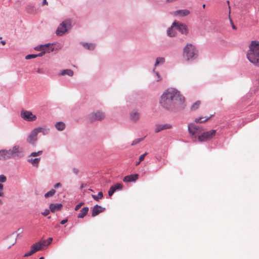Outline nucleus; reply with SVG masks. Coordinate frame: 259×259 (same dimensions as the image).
I'll list each match as a JSON object with an SVG mask.
<instances>
[{
  "mask_svg": "<svg viewBox=\"0 0 259 259\" xmlns=\"http://www.w3.org/2000/svg\"><path fill=\"white\" fill-rule=\"evenodd\" d=\"M175 27L182 34L187 35L188 32V28L186 24L180 23L177 22V24L175 25Z\"/></svg>",
  "mask_w": 259,
  "mask_h": 259,
  "instance_id": "11",
  "label": "nucleus"
},
{
  "mask_svg": "<svg viewBox=\"0 0 259 259\" xmlns=\"http://www.w3.org/2000/svg\"><path fill=\"white\" fill-rule=\"evenodd\" d=\"M43 151L42 150L38 151L37 152H32L29 155L30 157H38L42 155Z\"/></svg>",
  "mask_w": 259,
  "mask_h": 259,
  "instance_id": "30",
  "label": "nucleus"
},
{
  "mask_svg": "<svg viewBox=\"0 0 259 259\" xmlns=\"http://www.w3.org/2000/svg\"><path fill=\"white\" fill-rule=\"evenodd\" d=\"M45 54H46V51L44 50L42 51H41V52H40L38 54H36V55H37V57H42Z\"/></svg>",
  "mask_w": 259,
  "mask_h": 259,
  "instance_id": "47",
  "label": "nucleus"
},
{
  "mask_svg": "<svg viewBox=\"0 0 259 259\" xmlns=\"http://www.w3.org/2000/svg\"><path fill=\"white\" fill-rule=\"evenodd\" d=\"M37 135L38 133L36 128H35L28 135L26 141L32 146L35 145L37 141Z\"/></svg>",
  "mask_w": 259,
  "mask_h": 259,
  "instance_id": "9",
  "label": "nucleus"
},
{
  "mask_svg": "<svg viewBox=\"0 0 259 259\" xmlns=\"http://www.w3.org/2000/svg\"><path fill=\"white\" fill-rule=\"evenodd\" d=\"M177 24V22L174 21L171 26L168 28L167 29V35L169 37H174L176 36V32L173 30V28L175 27V25Z\"/></svg>",
  "mask_w": 259,
  "mask_h": 259,
  "instance_id": "18",
  "label": "nucleus"
},
{
  "mask_svg": "<svg viewBox=\"0 0 259 259\" xmlns=\"http://www.w3.org/2000/svg\"><path fill=\"white\" fill-rule=\"evenodd\" d=\"M37 57L36 54H29L26 56L25 59L27 60L35 58Z\"/></svg>",
  "mask_w": 259,
  "mask_h": 259,
  "instance_id": "38",
  "label": "nucleus"
},
{
  "mask_svg": "<svg viewBox=\"0 0 259 259\" xmlns=\"http://www.w3.org/2000/svg\"><path fill=\"white\" fill-rule=\"evenodd\" d=\"M49 45H40L35 47L34 49L37 51H42L44 50V47H46Z\"/></svg>",
  "mask_w": 259,
  "mask_h": 259,
  "instance_id": "33",
  "label": "nucleus"
},
{
  "mask_svg": "<svg viewBox=\"0 0 259 259\" xmlns=\"http://www.w3.org/2000/svg\"><path fill=\"white\" fill-rule=\"evenodd\" d=\"M112 187L114 188L115 191L121 190L122 188V185L121 184L117 183L114 185L111 186Z\"/></svg>",
  "mask_w": 259,
  "mask_h": 259,
  "instance_id": "37",
  "label": "nucleus"
},
{
  "mask_svg": "<svg viewBox=\"0 0 259 259\" xmlns=\"http://www.w3.org/2000/svg\"><path fill=\"white\" fill-rule=\"evenodd\" d=\"M159 104L165 110L172 112L183 110L186 106L184 97L180 91L173 88H169L163 92Z\"/></svg>",
  "mask_w": 259,
  "mask_h": 259,
  "instance_id": "1",
  "label": "nucleus"
},
{
  "mask_svg": "<svg viewBox=\"0 0 259 259\" xmlns=\"http://www.w3.org/2000/svg\"><path fill=\"white\" fill-rule=\"evenodd\" d=\"M140 116V113L137 110H133L130 114V119L134 122L138 121Z\"/></svg>",
  "mask_w": 259,
  "mask_h": 259,
  "instance_id": "16",
  "label": "nucleus"
},
{
  "mask_svg": "<svg viewBox=\"0 0 259 259\" xmlns=\"http://www.w3.org/2000/svg\"><path fill=\"white\" fill-rule=\"evenodd\" d=\"M188 131L191 136L196 138L197 135H199L202 132L203 129L201 126L196 125L193 122H191L188 124Z\"/></svg>",
  "mask_w": 259,
  "mask_h": 259,
  "instance_id": "6",
  "label": "nucleus"
},
{
  "mask_svg": "<svg viewBox=\"0 0 259 259\" xmlns=\"http://www.w3.org/2000/svg\"><path fill=\"white\" fill-rule=\"evenodd\" d=\"M190 12L187 9L179 10L174 12V16H179L180 17H185L189 15Z\"/></svg>",
  "mask_w": 259,
  "mask_h": 259,
  "instance_id": "17",
  "label": "nucleus"
},
{
  "mask_svg": "<svg viewBox=\"0 0 259 259\" xmlns=\"http://www.w3.org/2000/svg\"><path fill=\"white\" fill-rule=\"evenodd\" d=\"M7 180V178L4 175H0V183H5Z\"/></svg>",
  "mask_w": 259,
  "mask_h": 259,
  "instance_id": "41",
  "label": "nucleus"
},
{
  "mask_svg": "<svg viewBox=\"0 0 259 259\" xmlns=\"http://www.w3.org/2000/svg\"><path fill=\"white\" fill-rule=\"evenodd\" d=\"M62 184L60 183H57L54 185V187L55 189H57L60 187H61Z\"/></svg>",
  "mask_w": 259,
  "mask_h": 259,
  "instance_id": "48",
  "label": "nucleus"
},
{
  "mask_svg": "<svg viewBox=\"0 0 259 259\" xmlns=\"http://www.w3.org/2000/svg\"><path fill=\"white\" fill-rule=\"evenodd\" d=\"M246 56L250 62L259 66V41L253 40L251 42Z\"/></svg>",
  "mask_w": 259,
  "mask_h": 259,
  "instance_id": "2",
  "label": "nucleus"
},
{
  "mask_svg": "<svg viewBox=\"0 0 259 259\" xmlns=\"http://www.w3.org/2000/svg\"><path fill=\"white\" fill-rule=\"evenodd\" d=\"M198 54L197 49L191 44H187L183 49V56L187 61H192L196 59Z\"/></svg>",
  "mask_w": 259,
  "mask_h": 259,
  "instance_id": "3",
  "label": "nucleus"
},
{
  "mask_svg": "<svg viewBox=\"0 0 259 259\" xmlns=\"http://www.w3.org/2000/svg\"><path fill=\"white\" fill-rule=\"evenodd\" d=\"M139 175L137 174L127 175L124 177L123 181L125 183L135 182L138 179Z\"/></svg>",
  "mask_w": 259,
  "mask_h": 259,
  "instance_id": "15",
  "label": "nucleus"
},
{
  "mask_svg": "<svg viewBox=\"0 0 259 259\" xmlns=\"http://www.w3.org/2000/svg\"><path fill=\"white\" fill-rule=\"evenodd\" d=\"M105 209V207H102L101 206L96 204L92 209V216L94 217L103 212Z\"/></svg>",
  "mask_w": 259,
  "mask_h": 259,
  "instance_id": "14",
  "label": "nucleus"
},
{
  "mask_svg": "<svg viewBox=\"0 0 259 259\" xmlns=\"http://www.w3.org/2000/svg\"><path fill=\"white\" fill-rule=\"evenodd\" d=\"M105 117V114L104 112L98 110L96 112H94L92 113L90 115V120L91 121H93L94 120H103Z\"/></svg>",
  "mask_w": 259,
  "mask_h": 259,
  "instance_id": "10",
  "label": "nucleus"
},
{
  "mask_svg": "<svg viewBox=\"0 0 259 259\" xmlns=\"http://www.w3.org/2000/svg\"><path fill=\"white\" fill-rule=\"evenodd\" d=\"M92 197L94 200L98 201L100 199H101L103 198V194L101 191H100V192H98L97 195H92Z\"/></svg>",
  "mask_w": 259,
  "mask_h": 259,
  "instance_id": "29",
  "label": "nucleus"
},
{
  "mask_svg": "<svg viewBox=\"0 0 259 259\" xmlns=\"http://www.w3.org/2000/svg\"><path fill=\"white\" fill-rule=\"evenodd\" d=\"M200 105V102L199 101H196V102L193 103L192 104V105L191 106V110H193V111L196 110V109H197L198 108Z\"/></svg>",
  "mask_w": 259,
  "mask_h": 259,
  "instance_id": "32",
  "label": "nucleus"
},
{
  "mask_svg": "<svg viewBox=\"0 0 259 259\" xmlns=\"http://www.w3.org/2000/svg\"><path fill=\"white\" fill-rule=\"evenodd\" d=\"M165 62V58L163 57H157L156 59L154 66L156 67L159 65H162Z\"/></svg>",
  "mask_w": 259,
  "mask_h": 259,
  "instance_id": "27",
  "label": "nucleus"
},
{
  "mask_svg": "<svg viewBox=\"0 0 259 259\" xmlns=\"http://www.w3.org/2000/svg\"><path fill=\"white\" fill-rule=\"evenodd\" d=\"M202 8H203V9H204V8H205V4H203V5H202Z\"/></svg>",
  "mask_w": 259,
  "mask_h": 259,
  "instance_id": "59",
  "label": "nucleus"
},
{
  "mask_svg": "<svg viewBox=\"0 0 259 259\" xmlns=\"http://www.w3.org/2000/svg\"><path fill=\"white\" fill-rule=\"evenodd\" d=\"M84 204V203L83 202H80L79 203H78L77 205H76L75 208H74V210L75 211H77V210H78L80 207L82 206Z\"/></svg>",
  "mask_w": 259,
  "mask_h": 259,
  "instance_id": "43",
  "label": "nucleus"
},
{
  "mask_svg": "<svg viewBox=\"0 0 259 259\" xmlns=\"http://www.w3.org/2000/svg\"><path fill=\"white\" fill-rule=\"evenodd\" d=\"M147 155V152H145L143 154L141 155L139 157L140 162H141L142 161H143L144 159L145 156Z\"/></svg>",
  "mask_w": 259,
  "mask_h": 259,
  "instance_id": "45",
  "label": "nucleus"
},
{
  "mask_svg": "<svg viewBox=\"0 0 259 259\" xmlns=\"http://www.w3.org/2000/svg\"><path fill=\"white\" fill-rule=\"evenodd\" d=\"M47 4H48V2H47V0H43L42 1V5H47Z\"/></svg>",
  "mask_w": 259,
  "mask_h": 259,
  "instance_id": "54",
  "label": "nucleus"
},
{
  "mask_svg": "<svg viewBox=\"0 0 259 259\" xmlns=\"http://www.w3.org/2000/svg\"><path fill=\"white\" fill-rule=\"evenodd\" d=\"M144 138H138V139H136L135 140H134L132 144H131V145L132 146H135L137 144H138V143H139L140 142L142 141L143 140H144Z\"/></svg>",
  "mask_w": 259,
  "mask_h": 259,
  "instance_id": "35",
  "label": "nucleus"
},
{
  "mask_svg": "<svg viewBox=\"0 0 259 259\" xmlns=\"http://www.w3.org/2000/svg\"><path fill=\"white\" fill-rule=\"evenodd\" d=\"M6 41L5 40H2L1 41V44H2L3 45H5L6 44Z\"/></svg>",
  "mask_w": 259,
  "mask_h": 259,
  "instance_id": "56",
  "label": "nucleus"
},
{
  "mask_svg": "<svg viewBox=\"0 0 259 259\" xmlns=\"http://www.w3.org/2000/svg\"><path fill=\"white\" fill-rule=\"evenodd\" d=\"M37 72L38 73H44L43 69H41V68H38L37 70Z\"/></svg>",
  "mask_w": 259,
  "mask_h": 259,
  "instance_id": "51",
  "label": "nucleus"
},
{
  "mask_svg": "<svg viewBox=\"0 0 259 259\" xmlns=\"http://www.w3.org/2000/svg\"><path fill=\"white\" fill-rule=\"evenodd\" d=\"M42 245H44V244H42L41 241H38L31 246V249L34 253L35 252L40 250L42 248Z\"/></svg>",
  "mask_w": 259,
  "mask_h": 259,
  "instance_id": "19",
  "label": "nucleus"
},
{
  "mask_svg": "<svg viewBox=\"0 0 259 259\" xmlns=\"http://www.w3.org/2000/svg\"><path fill=\"white\" fill-rule=\"evenodd\" d=\"M210 118V117H209L206 119H205L204 120H202V119H203V117H198V118H195V122L196 123H202V122H205L208 119H209V118Z\"/></svg>",
  "mask_w": 259,
  "mask_h": 259,
  "instance_id": "34",
  "label": "nucleus"
},
{
  "mask_svg": "<svg viewBox=\"0 0 259 259\" xmlns=\"http://www.w3.org/2000/svg\"><path fill=\"white\" fill-rule=\"evenodd\" d=\"M215 133L216 131L214 130L201 133L200 135L198 136V140L200 142H206L212 139L214 137Z\"/></svg>",
  "mask_w": 259,
  "mask_h": 259,
  "instance_id": "7",
  "label": "nucleus"
},
{
  "mask_svg": "<svg viewBox=\"0 0 259 259\" xmlns=\"http://www.w3.org/2000/svg\"><path fill=\"white\" fill-rule=\"evenodd\" d=\"M55 126L57 130L62 131L65 128V124L63 122L59 121L55 124Z\"/></svg>",
  "mask_w": 259,
  "mask_h": 259,
  "instance_id": "26",
  "label": "nucleus"
},
{
  "mask_svg": "<svg viewBox=\"0 0 259 259\" xmlns=\"http://www.w3.org/2000/svg\"><path fill=\"white\" fill-rule=\"evenodd\" d=\"M50 209H46L44 211L42 212H41V214L42 215H43L44 216H47L50 213Z\"/></svg>",
  "mask_w": 259,
  "mask_h": 259,
  "instance_id": "42",
  "label": "nucleus"
},
{
  "mask_svg": "<svg viewBox=\"0 0 259 259\" xmlns=\"http://www.w3.org/2000/svg\"><path fill=\"white\" fill-rule=\"evenodd\" d=\"M62 206L61 203H51L50 205V209L51 211L54 212L56 210H59Z\"/></svg>",
  "mask_w": 259,
  "mask_h": 259,
  "instance_id": "22",
  "label": "nucleus"
},
{
  "mask_svg": "<svg viewBox=\"0 0 259 259\" xmlns=\"http://www.w3.org/2000/svg\"><path fill=\"white\" fill-rule=\"evenodd\" d=\"M37 132L38 133H41L43 135H47L50 133V129L49 128L44 127H37L36 128Z\"/></svg>",
  "mask_w": 259,
  "mask_h": 259,
  "instance_id": "23",
  "label": "nucleus"
},
{
  "mask_svg": "<svg viewBox=\"0 0 259 259\" xmlns=\"http://www.w3.org/2000/svg\"><path fill=\"white\" fill-rule=\"evenodd\" d=\"M46 45H49L47 47H44V51H46V53H50L52 52L54 50V47H53V44H47Z\"/></svg>",
  "mask_w": 259,
  "mask_h": 259,
  "instance_id": "28",
  "label": "nucleus"
},
{
  "mask_svg": "<svg viewBox=\"0 0 259 259\" xmlns=\"http://www.w3.org/2000/svg\"><path fill=\"white\" fill-rule=\"evenodd\" d=\"M47 241L46 240H44L42 242H41L42 244H44V245H42V247L43 246L47 245Z\"/></svg>",
  "mask_w": 259,
  "mask_h": 259,
  "instance_id": "53",
  "label": "nucleus"
},
{
  "mask_svg": "<svg viewBox=\"0 0 259 259\" xmlns=\"http://www.w3.org/2000/svg\"><path fill=\"white\" fill-rule=\"evenodd\" d=\"M40 157H36L34 158H28L27 162L31 164L33 166L37 167L40 161Z\"/></svg>",
  "mask_w": 259,
  "mask_h": 259,
  "instance_id": "20",
  "label": "nucleus"
},
{
  "mask_svg": "<svg viewBox=\"0 0 259 259\" xmlns=\"http://www.w3.org/2000/svg\"><path fill=\"white\" fill-rule=\"evenodd\" d=\"M46 240L47 241V245H48L51 244V242L53 240V238L50 237L48 240Z\"/></svg>",
  "mask_w": 259,
  "mask_h": 259,
  "instance_id": "49",
  "label": "nucleus"
},
{
  "mask_svg": "<svg viewBox=\"0 0 259 259\" xmlns=\"http://www.w3.org/2000/svg\"><path fill=\"white\" fill-rule=\"evenodd\" d=\"M11 159L9 149H2L0 150V160H5Z\"/></svg>",
  "mask_w": 259,
  "mask_h": 259,
  "instance_id": "13",
  "label": "nucleus"
},
{
  "mask_svg": "<svg viewBox=\"0 0 259 259\" xmlns=\"http://www.w3.org/2000/svg\"><path fill=\"white\" fill-rule=\"evenodd\" d=\"M88 207H83L80 211V212L78 214V218H83L88 213L89 211Z\"/></svg>",
  "mask_w": 259,
  "mask_h": 259,
  "instance_id": "24",
  "label": "nucleus"
},
{
  "mask_svg": "<svg viewBox=\"0 0 259 259\" xmlns=\"http://www.w3.org/2000/svg\"><path fill=\"white\" fill-rule=\"evenodd\" d=\"M72 170L73 173L75 175H78V174L79 172L78 169L76 167L72 168Z\"/></svg>",
  "mask_w": 259,
  "mask_h": 259,
  "instance_id": "46",
  "label": "nucleus"
},
{
  "mask_svg": "<svg viewBox=\"0 0 259 259\" xmlns=\"http://www.w3.org/2000/svg\"><path fill=\"white\" fill-rule=\"evenodd\" d=\"M115 192L114 188L111 187L108 191V195L111 196Z\"/></svg>",
  "mask_w": 259,
  "mask_h": 259,
  "instance_id": "40",
  "label": "nucleus"
},
{
  "mask_svg": "<svg viewBox=\"0 0 259 259\" xmlns=\"http://www.w3.org/2000/svg\"><path fill=\"white\" fill-rule=\"evenodd\" d=\"M4 186L2 184H0V191L2 190L3 189Z\"/></svg>",
  "mask_w": 259,
  "mask_h": 259,
  "instance_id": "55",
  "label": "nucleus"
},
{
  "mask_svg": "<svg viewBox=\"0 0 259 259\" xmlns=\"http://www.w3.org/2000/svg\"><path fill=\"white\" fill-rule=\"evenodd\" d=\"M16 239H15V242L12 244V245H14V244L16 243Z\"/></svg>",
  "mask_w": 259,
  "mask_h": 259,
  "instance_id": "60",
  "label": "nucleus"
},
{
  "mask_svg": "<svg viewBox=\"0 0 259 259\" xmlns=\"http://www.w3.org/2000/svg\"><path fill=\"white\" fill-rule=\"evenodd\" d=\"M71 28V21L66 19L61 23L58 27L56 34L58 36H62Z\"/></svg>",
  "mask_w": 259,
  "mask_h": 259,
  "instance_id": "4",
  "label": "nucleus"
},
{
  "mask_svg": "<svg viewBox=\"0 0 259 259\" xmlns=\"http://www.w3.org/2000/svg\"><path fill=\"white\" fill-rule=\"evenodd\" d=\"M11 158L20 159L25 155L23 148L18 145H15L11 148L9 149Z\"/></svg>",
  "mask_w": 259,
  "mask_h": 259,
  "instance_id": "5",
  "label": "nucleus"
},
{
  "mask_svg": "<svg viewBox=\"0 0 259 259\" xmlns=\"http://www.w3.org/2000/svg\"><path fill=\"white\" fill-rule=\"evenodd\" d=\"M80 43L83 48L89 51L94 50L96 47V45L94 43H88L85 42H80Z\"/></svg>",
  "mask_w": 259,
  "mask_h": 259,
  "instance_id": "21",
  "label": "nucleus"
},
{
  "mask_svg": "<svg viewBox=\"0 0 259 259\" xmlns=\"http://www.w3.org/2000/svg\"><path fill=\"white\" fill-rule=\"evenodd\" d=\"M56 193V190L55 189H51L50 191H48L45 194V198H49L50 197L53 196Z\"/></svg>",
  "mask_w": 259,
  "mask_h": 259,
  "instance_id": "31",
  "label": "nucleus"
},
{
  "mask_svg": "<svg viewBox=\"0 0 259 259\" xmlns=\"http://www.w3.org/2000/svg\"><path fill=\"white\" fill-rule=\"evenodd\" d=\"M38 259H44V257H40Z\"/></svg>",
  "mask_w": 259,
  "mask_h": 259,
  "instance_id": "61",
  "label": "nucleus"
},
{
  "mask_svg": "<svg viewBox=\"0 0 259 259\" xmlns=\"http://www.w3.org/2000/svg\"><path fill=\"white\" fill-rule=\"evenodd\" d=\"M227 3H228V4H229V1H227Z\"/></svg>",
  "mask_w": 259,
  "mask_h": 259,
  "instance_id": "64",
  "label": "nucleus"
},
{
  "mask_svg": "<svg viewBox=\"0 0 259 259\" xmlns=\"http://www.w3.org/2000/svg\"><path fill=\"white\" fill-rule=\"evenodd\" d=\"M160 167H161V166L158 167L156 169V170H158Z\"/></svg>",
  "mask_w": 259,
  "mask_h": 259,
  "instance_id": "62",
  "label": "nucleus"
},
{
  "mask_svg": "<svg viewBox=\"0 0 259 259\" xmlns=\"http://www.w3.org/2000/svg\"><path fill=\"white\" fill-rule=\"evenodd\" d=\"M172 125L169 123L158 124L155 125V133H157L164 130L170 129Z\"/></svg>",
  "mask_w": 259,
  "mask_h": 259,
  "instance_id": "12",
  "label": "nucleus"
},
{
  "mask_svg": "<svg viewBox=\"0 0 259 259\" xmlns=\"http://www.w3.org/2000/svg\"><path fill=\"white\" fill-rule=\"evenodd\" d=\"M67 221H68L67 219H64L60 222V224L61 225H64V224H66L67 222Z\"/></svg>",
  "mask_w": 259,
  "mask_h": 259,
  "instance_id": "50",
  "label": "nucleus"
},
{
  "mask_svg": "<svg viewBox=\"0 0 259 259\" xmlns=\"http://www.w3.org/2000/svg\"><path fill=\"white\" fill-rule=\"evenodd\" d=\"M153 72L155 74V76L156 77V81H159L161 80V76H160L159 73L158 72L155 71V68L153 69Z\"/></svg>",
  "mask_w": 259,
  "mask_h": 259,
  "instance_id": "36",
  "label": "nucleus"
},
{
  "mask_svg": "<svg viewBox=\"0 0 259 259\" xmlns=\"http://www.w3.org/2000/svg\"><path fill=\"white\" fill-rule=\"evenodd\" d=\"M21 117L25 121L31 122L36 119V116L32 112L28 110H22L20 113Z\"/></svg>",
  "mask_w": 259,
  "mask_h": 259,
  "instance_id": "8",
  "label": "nucleus"
},
{
  "mask_svg": "<svg viewBox=\"0 0 259 259\" xmlns=\"http://www.w3.org/2000/svg\"><path fill=\"white\" fill-rule=\"evenodd\" d=\"M3 196V193L2 192L0 191V196Z\"/></svg>",
  "mask_w": 259,
  "mask_h": 259,
  "instance_id": "58",
  "label": "nucleus"
},
{
  "mask_svg": "<svg viewBox=\"0 0 259 259\" xmlns=\"http://www.w3.org/2000/svg\"><path fill=\"white\" fill-rule=\"evenodd\" d=\"M34 253L33 252V251H32V250L31 249L30 251H29V252L26 253L23 256L24 257H28L31 255H32Z\"/></svg>",
  "mask_w": 259,
  "mask_h": 259,
  "instance_id": "44",
  "label": "nucleus"
},
{
  "mask_svg": "<svg viewBox=\"0 0 259 259\" xmlns=\"http://www.w3.org/2000/svg\"><path fill=\"white\" fill-rule=\"evenodd\" d=\"M115 192L114 188L111 187L108 191V195L111 196Z\"/></svg>",
  "mask_w": 259,
  "mask_h": 259,
  "instance_id": "39",
  "label": "nucleus"
},
{
  "mask_svg": "<svg viewBox=\"0 0 259 259\" xmlns=\"http://www.w3.org/2000/svg\"><path fill=\"white\" fill-rule=\"evenodd\" d=\"M21 230V228H19V229H18V232H19V231H20Z\"/></svg>",
  "mask_w": 259,
  "mask_h": 259,
  "instance_id": "63",
  "label": "nucleus"
},
{
  "mask_svg": "<svg viewBox=\"0 0 259 259\" xmlns=\"http://www.w3.org/2000/svg\"><path fill=\"white\" fill-rule=\"evenodd\" d=\"M140 163H141V162H140V160H139V161L136 162V165H138Z\"/></svg>",
  "mask_w": 259,
  "mask_h": 259,
  "instance_id": "57",
  "label": "nucleus"
},
{
  "mask_svg": "<svg viewBox=\"0 0 259 259\" xmlns=\"http://www.w3.org/2000/svg\"><path fill=\"white\" fill-rule=\"evenodd\" d=\"M74 74V72L73 70L70 69H67L62 70L61 71V72L59 73V75H67L69 76H72Z\"/></svg>",
  "mask_w": 259,
  "mask_h": 259,
  "instance_id": "25",
  "label": "nucleus"
},
{
  "mask_svg": "<svg viewBox=\"0 0 259 259\" xmlns=\"http://www.w3.org/2000/svg\"><path fill=\"white\" fill-rule=\"evenodd\" d=\"M230 22H231V24L232 28L233 29H236V27L234 25V24L233 23V22H232V21L231 20V19H230Z\"/></svg>",
  "mask_w": 259,
  "mask_h": 259,
  "instance_id": "52",
  "label": "nucleus"
}]
</instances>
